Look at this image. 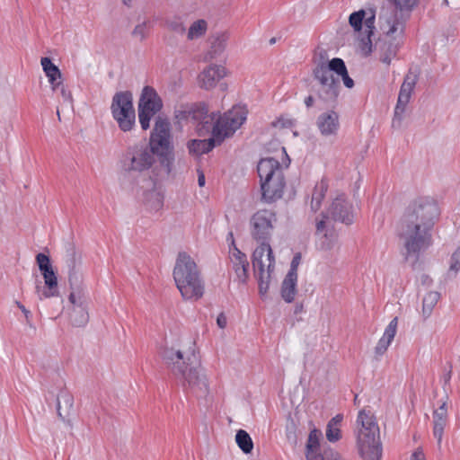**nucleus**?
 Here are the masks:
<instances>
[{
    "label": "nucleus",
    "instance_id": "1",
    "mask_svg": "<svg viewBox=\"0 0 460 460\" xmlns=\"http://www.w3.org/2000/svg\"><path fill=\"white\" fill-rule=\"evenodd\" d=\"M439 216L438 202L430 197H419L406 208L399 235L403 240L404 260H411L413 268L420 253L432 245V231Z\"/></svg>",
    "mask_w": 460,
    "mask_h": 460
},
{
    "label": "nucleus",
    "instance_id": "2",
    "mask_svg": "<svg viewBox=\"0 0 460 460\" xmlns=\"http://www.w3.org/2000/svg\"><path fill=\"white\" fill-rule=\"evenodd\" d=\"M157 155L160 164L170 174L175 160L174 146L171 142V124L168 119L157 116L150 135L149 147L134 146L127 150L124 160L126 171L148 170Z\"/></svg>",
    "mask_w": 460,
    "mask_h": 460
},
{
    "label": "nucleus",
    "instance_id": "3",
    "mask_svg": "<svg viewBox=\"0 0 460 460\" xmlns=\"http://www.w3.org/2000/svg\"><path fill=\"white\" fill-rule=\"evenodd\" d=\"M163 358L171 365L172 373L183 379V389L186 393L192 394L198 399L207 398L209 387L207 376L202 373L200 362L193 351L190 357L185 358L181 350L165 349Z\"/></svg>",
    "mask_w": 460,
    "mask_h": 460
},
{
    "label": "nucleus",
    "instance_id": "4",
    "mask_svg": "<svg viewBox=\"0 0 460 460\" xmlns=\"http://www.w3.org/2000/svg\"><path fill=\"white\" fill-rule=\"evenodd\" d=\"M357 448L363 460H379L382 456L380 431L376 417L370 411H359L357 420Z\"/></svg>",
    "mask_w": 460,
    "mask_h": 460
},
{
    "label": "nucleus",
    "instance_id": "5",
    "mask_svg": "<svg viewBox=\"0 0 460 460\" xmlns=\"http://www.w3.org/2000/svg\"><path fill=\"white\" fill-rule=\"evenodd\" d=\"M172 276L184 299L198 300L204 294V284L194 260L185 252L178 253Z\"/></svg>",
    "mask_w": 460,
    "mask_h": 460
},
{
    "label": "nucleus",
    "instance_id": "6",
    "mask_svg": "<svg viewBox=\"0 0 460 460\" xmlns=\"http://www.w3.org/2000/svg\"><path fill=\"white\" fill-rule=\"evenodd\" d=\"M261 181V199L272 203L280 199L286 186V179L279 160L273 157L262 158L257 165Z\"/></svg>",
    "mask_w": 460,
    "mask_h": 460
},
{
    "label": "nucleus",
    "instance_id": "7",
    "mask_svg": "<svg viewBox=\"0 0 460 460\" xmlns=\"http://www.w3.org/2000/svg\"><path fill=\"white\" fill-rule=\"evenodd\" d=\"M111 112L121 131L132 130L136 126V111L132 92H117L112 97Z\"/></svg>",
    "mask_w": 460,
    "mask_h": 460
},
{
    "label": "nucleus",
    "instance_id": "8",
    "mask_svg": "<svg viewBox=\"0 0 460 460\" xmlns=\"http://www.w3.org/2000/svg\"><path fill=\"white\" fill-rule=\"evenodd\" d=\"M163 100L156 90L150 85L144 86L137 102L138 121L144 131L150 128L151 119L163 110Z\"/></svg>",
    "mask_w": 460,
    "mask_h": 460
},
{
    "label": "nucleus",
    "instance_id": "9",
    "mask_svg": "<svg viewBox=\"0 0 460 460\" xmlns=\"http://www.w3.org/2000/svg\"><path fill=\"white\" fill-rule=\"evenodd\" d=\"M394 7L390 15L380 13L379 21L386 23L387 34H394L401 27V32L404 31L406 22L410 19L411 13L420 4V0H387Z\"/></svg>",
    "mask_w": 460,
    "mask_h": 460
},
{
    "label": "nucleus",
    "instance_id": "10",
    "mask_svg": "<svg viewBox=\"0 0 460 460\" xmlns=\"http://www.w3.org/2000/svg\"><path fill=\"white\" fill-rule=\"evenodd\" d=\"M35 259L39 270L44 279L46 288L45 290L39 294V298L41 300L43 298L58 296V275L53 268L50 256L43 252H39ZM36 288L37 292L40 293V287L38 285Z\"/></svg>",
    "mask_w": 460,
    "mask_h": 460
},
{
    "label": "nucleus",
    "instance_id": "11",
    "mask_svg": "<svg viewBox=\"0 0 460 460\" xmlns=\"http://www.w3.org/2000/svg\"><path fill=\"white\" fill-rule=\"evenodd\" d=\"M277 221L276 213L269 209H260L251 217V235L256 242L270 243Z\"/></svg>",
    "mask_w": 460,
    "mask_h": 460
},
{
    "label": "nucleus",
    "instance_id": "12",
    "mask_svg": "<svg viewBox=\"0 0 460 460\" xmlns=\"http://www.w3.org/2000/svg\"><path fill=\"white\" fill-rule=\"evenodd\" d=\"M66 267L67 268L68 283L71 290L80 292L82 289V257L74 243H67L66 244L65 255Z\"/></svg>",
    "mask_w": 460,
    "mask_h": 460
},
{
    "label": "nucleus",
    "instance_id": "13",
    "mask_svg": "<svg viewBox=\"0 0 460 460\" xmlns=\"http://www.w3.org/2000/svg\"><path fill=\"white\" fill-rule=\"evenodd\" d=\"M327 213L334 221L347 226L354 222L353 205L344 194L338 195L332 200Z\"/></svg>",
    "mask_w": 460,
    "mask_h": 460
},
{
    "label": "nucleus",
    "instance_id": "14",
    "mask_svg": "<svg viewBox=\"0 0 460 460\" xmlns=\"http://www.w3.org/2000/svg\"><path fill=\"white\" fill-rule=\"evenodd\" d=\"M208 111V108L205 102H194L181 104L174 113L178 121L197 123L199 119L206 118L205 115Z\"/></svg>",
    "mask_w": 460,
    "mask_h": 460
},
{
    "label": "nucleus",
    "instance_id": "15",
    "mask_svg": "<svg viewBox=\"0 0 460 460\" xmlns=\"http://www.w3.org/2000/svg\"><path fill=\"white\" fill-rule=\"evenodd\" d=\"M228 125V122L222 115L217 117L213 124L212 136H210L209 141L207 143L208 148L221 146L226 138L231 137L235 133L234 128Z\"/></svg>",
    "mask_w": 460,
    "mask_h": 460
},
{
    "label": "nucleus",
    "instance_id": "16",
    "mask_svg": "<svg viewBox=\"0 0 460 460\" xmlns=\"http://www.w3.org/2000/svg\"><path fill=\"white\" fill-rule=\"evenodd\" d=\"M323 433L319 429L314 427L308 435L305 444V458L306 460H326L330 456V449L324 450V453L320 452V441Z\"/></svg>",
    "mask_w": 460,
    "mask_h": 460
},
{
    "label": "nucleus",
    "instance_id": "17",
    "mask_svg": "<svg viewBox=\"0 0 460 460\" xmlns=\"http://www.w3.org/2000/svg\"><path fill=\"white\" fill-rule=\"evenodd\" d=\"M393 34H387L385 32V38H379L376 42V49L380 51V61L389 66L392 58L397 55L399 50L400 43L395 38H392Z\"/></svg>",
    "mask_w": 460,
    "mask_h": 460
},
{
    "label": "nucleus",
    "instance_id": "18",
    "mask_svg": "<svg viewBox=\"0 0 460 460\" xmlns=\"http://www.w3.org/2000/svg\"><path fill=\"white\" fill-rule=\"evenodd\" d=\"M316 126L323 137L336 135L340 128L339 114L333 110L321 113L317 117Z\"/></svg>",
    "mask_w": 460,
    "mask_h": 460
},
{
    "label": "nucleus",
    "instance_id": "19",
    "mask_svg": "<svg viewBox=\"0 0 460 460\" xmlns=\"http://www.w3.org/2000/svg\"><path fill=\"white\" fill-rule=\"evenodd\" d=\"M75 293L79 292L72 290L68 296L69 302L73 305L69 320L74 327H84L89 321V314L83 302L76 304Z\"/></svg>",
    "mask_w": 460,
    "mask_h": 460
},
{
    "label": "nucleus",
    "instance_id": "20",
    "mask_svg": "<svg viewBox=\"0 0 460 460\" xmlns=\"http://www.w3.org/2000/svg\"><path fill=\"white\" fill-rule=\"evenodd\" d=\"M226 75V68L218 65H210L199 75L200 87L206 90L216 86L217 83Z\"/></svg>",
    "mask_w": 460,
    "mask_h": 460
},
{
    "label": "nucleus",
    "instance_id": "21",
    "mask_svg": "<svg viewBox=\"0 0 460 460\" xmlns=\"http://www.w3.org/2000/svg\"><path fill=\"white\" fill-rule=\"evenodd\" d=\"M370 15L366 17L363 21V23L366 26V31L364 35H362L359 39L360 40V49L364 52L365 56H368L372 53L373 44L371 37L374 35L375 31V22H376V10L369 9Z\"/></svg>",
    "mask_w": 460,
    "mask_h": 460
},
{
    "label": "nucleus",
    "instance_id": "22",
    "mask_svg": "<svg viewBox=\"0 0 460 460\" xmlns=\"http://www.w3.org/2000/svg\"><path fill=\"white\" fill-rule=\"evenodd\" d=\"M340 80H332L330 84L320 86L316 90L317 97L328 106L334 107L340 93Z\"/></svg>",
    "mask_w": 460,
    "mask_h": 460
},
{
    "label": "nucleus",
    "instance_id": "23",
    "mask_svg": "<svg viewBox=\"0 0 460 460\" xmlns=\"http://www.w3.org/2000/svg\"><path fill=\"white\" fill-rule=\"evenodd\" d=\"M248 111L245 106L234 105L222 116L228 122V126L234 128V132L246 121Z\"/></svg>",
    "mask_w": 460,
    "mask_h": 460
},
{
    "label": "nucleus",
    "instance_id": "24",
    "mask_svg": "<svg viewBox=\"0 0 460 460\" xmlns=\"http://www.w3.org/2000/svg\"><path fill=\"white\" fill-rule=\"evenodd\" d=\"M397 323L398 318L394 317L386 326L383 337L378 341L375 348V353L376 356H382L387 350L389 345L395 336Z\"/></svg>",
    "mask_w": 460,
    "mask_h": 460
},
{
    "label": "nucleus",
    "instance_id": "25",
    "mask_svg": "<svg viewBox=\"0 0 460 460\" xmlns=\"http://www.w3.org/2000/svg\"><path fill=\"white\" fill-rule=\"evenodd\" d=\"M40 64L42 66V69L49 79V84L52 86L53 90L58 88L61 83V71L58 66H56L52 59L49 57L41 58Z\"/></svg>",
    "mask_w": 460,
    "mask_h": 460
},
{
    "label": "nucleus",
    "instance_id": "26",
    "mask_svg": "<svg viewBox=\"0 0 460 460\" xmlns=\"http://www.w3.org/2000/svg\"><path fill=\"white\" fill-rule=\"evenodd\" d=\"M73 406L74 396L66 389H61L57 395L58 415L64 420L70 414Z\"/></svg>",
    "mask_w": 460,
    "mask_h": 460
},
{
    "label": "nucleus",
    "instance_id": "27",
    "mask_svg": "<svg viewBox=\"0 0 460 460\" xmlns=\"http://www.w3.org/2000/svg\"><path fill=\"white\" fill-rule=\"evenodd\" d=\"M296 286L297 276L287 274L282 281L280 288L281 297L286 303L289 304L294 301L297 292Z\"/></svg>",
    "mask_w": 460,
    "mask_h": 460
},
{
    "label": "nucleus",
    "instance_id": "28",
    "mask_svg": "<svg viewBox=\"0 0 460 460\" xmlns=\"http://www.w3.org/2000/svg\"><path fill=\"white\" fill-rule=\"evenodd\" d=\"M343 420V414L338 413L332 417L326 425V439L331 443H335L341 438V425Z\"/></svg>",
    "mask_w": 460,
    "mask_h": 460
},
{
    "label": "nucleus",
    "instance_id": "29",
    "mask_svg": "<svg viewBox=\"0 0 460 460\" xmlns=\"http://www.w3.org/2000/svg\"><path fill=\"white\" fill-rule=\"evenodd\" d=\"M328 190V182L324 180H322L318 182L314 188L312 193V200H311V209L316 212L322 204V200L325 197V193Z\"/></svg>",
    "mask_w": 460,
    "mask_h": 460
},
{
    "label": "nucleus",
    "instance_id": "30",
    "mask_svg": "<svg viewBox=\"0 0 460 460\" xmlns=\"http://www.w3.org/2000/svg\"><path fill=\"white\" fill-rule=\"evenodd\" d=\"M216 112L206 113L204 119H199L196 124V131L199 137H206L210 133L212 136L213 124L217 118Z\"/></svg>",
    "mask_w": 460,
    "mask_h": 460
},
{
    "label": "nucleus",
    "instance_id": "31",
    "mask_svg": "<svg viewBox=\"0 0 460 460\" xmlns=\"http://www.w3.org/2000/svg\"><path fill=\"white\" fill-rule=\"evenodd\" d=\"M152 182L153 188L144 193L145 200L150 202V208L153 210H159L164 206V196L155 190V182L149 178Z\"/></svg>",
    "mask_w": 460,
    "mask_h": 460
},
{
    "label": "nucleus",
    "instance_id": "32",
    "mask_svg": "<svg viewBox=\"0 0 460 460\" xmlns=\"http://www.w3.org/2000/svg\"><path fill=\"white\" fill-rule=\"evenodd\" d=\"M209 138L207 139H190L187 142V148L189 154L191 155L200 156L205 154H208L214 148H208L207 143Z\"/></svg>",
    "mask_w": 460,
    "mask_h": 460
},
{
    "label": "nucleus",
    "instance_id": "33",
    "mask_svg": "<svg viewBox=\"0 0 460 460\" xmlns=\"http://www.w3.org/2000/svg\"><path fill=\"white\" fill-rule=\"evenodd\" d=\"M314 79L318 81L320 86L330 84L332 80H340L339 77H335L333 74H330L325 70L323 63H317L313 70Z\"/></svg>",
    "mask_w": 460,
    "mask_h": 460
},
{
    "label": "nucleus",
    "instance_id": "34",
    "mask_svg": "<svg viewBox=\"0 0 460 460\" xmlns=\"http://www.w3.org/2000/svg\"><path fill=\"white\" fill-rule=\"evenodd\" d=\"M235 442L244 454L252 453L253 442L250 434L244 429H238L235 434Z\"/></svg>",
    "mask_w": 460,
    "mask_h": 460
},
{
    "label": "nucleus",
    "instance_id": "35",
    "mask_svg": "<svg viewBox=\"0 0 460 460\" xmlns=\"http://www.w3.org/2000/svg\"><path fill=\"white\" fill-rule=\"evenodd\" d=\"M440 299V293L438 291L429 292L422 300V314L424 318L430 316L435 305Z\"/></svg>",
    "mask_w": 460,
    "mask_h": 460
},
{
    "label": "nucleus",
    "instance_id": "36",
    "mask_svg": "<svg viewBox=\"0 0 460 460\" xmlns=\"http://www.w3.org/2000/svg\"><path fill=\"white\" fill-rule=\"evenodd\" d=\"M447 423V417L439 414H433V436L440 447L445 427Z\"/></svg>",
    "mask_w": 460,
    "mask_h": 460
},
{
    "label": "nucleus",
    "instance_id": "37",
    "mask_svg": "<svg viewBox=\"0 0 460 460\" xmlns=\"http://www.w3.org/2000/svg\"><path fill=\"white\" fill-rule=\"evenodd\" d=\"M323 63V66H325V70L330 74H336V77H339L348 70L344 60L341 58H333L332 59Z\"/></svg>",
    "mask_w": 460,
    "mask_h": 460
},
{
    "label": "nucleus",
    "instance_id": "38",
    "mask_svg": "<svg viewBox=\"0 0 460 460\" xmlns=\"http://www.w3.org/2000/svg\"><path fill=\"white\" fill-rule=\"evenodd\" d=\"M260 245L254 250L252 256V261L254 268V270H259L261 273L264 270V263L262 261V257L264 256V253L267 250V243L265 242H259Z\"/></svg>",
    "mask_w": 460,
    "mask_h": 460
},
{
    "label": "nucleus",
    "instance_id": "39",
    "mask_svg": "<svg viewBox=\"0 0 460 460\" xmlns=\"http://www.w3.org/2000/svg\"><path fill=\"white\" fill-rule=\"evenodd\" d=\"M367 12L364 9H360L358 11H355L350 13L349 17V23L353 28L356 32H358L360 36H362V28H363V21L365 19V15Z\"/></svg>",
    "mask_w": 460,
    "mask_h": 460
},
{
    "label": "nucleus",
    "instance_id": "40",
    "mask_svg": "<svg viewBox=\"0 0 460 460\" xmlns=\"http://www.w3.org/2000/svg\"><path fill=\"white\" fill-rule=\"evenodd\" d=\"M206 31L207 22L203 19L198 20L190 25L188 31V39L193 40L199 38L206 33Z\"/></svg>",
    "mask_w": 460,
    "mask_h": 460
},
{
    "label": "nucleus",
    "instance_id": "41",
    "mask_svg": "<svg viewBox=\"0 0 460 460\" xmlns=\"http://www.w3.org/2000/svg\"><path fill=\"white\" fill-rule=\"evenodd\" d=\"M254 275L258 280L259 294L263 296L267 294L270 288V273L268 272L265 277V270L261 274V271L254 270Z\"/></svg>",
    "mask_w": 460,
    "mask_h": 460
},
{
    "label": "nucleus",
    "instance_id": "42",
    "mask_svg": "<svg viewBox=\"0 0 460 460\" xmlns=\"http://www.w3.org/2000/svg\"><path fill=\"white\" fill-rule=\"evenodd\" d=\"M460 270V247H458L451 255L450 266L447 271V278L454 279Z\"/></svg>",
    "mask_w": 460,
    "mask_h": 460
},
{
    "label": "nucleus",
    "instance_id": "43",
    "mask_svg": "<svg viewBox=\"0 0 460 460\" xmlns=\"http://www.w3.org/2000/svg\"><path fill=\"white\" fill-rule=\"evenodd\" d=\"M407 104H408V102H403V101L400 103L399 100H397V103L394 108V118L392 120V127L394 128H401L402 118H403V113L405 112Z\"/></svg>",
    "mask_w": 460,
    "mask_h": 460
},
{
    "label": "nucleus",
    "instance_id": "44",
    "mask_svg": "<svg viewBox=\"0 0 460 460\" xmlns=\"http://www.w3.org/2000/svg\"><path fill=\"white\" fill-rule=\"evenodd\" d=\"M286 437L288 441L294 447L298 444L297 426L293 419H289L286 425Z\"/></svg>",
    "mask_w": 460,
    "mask_h": 460
},
{
    "label": "nucleus",
    "instance_id": "45",
    "mask_svg": "<svg viewBox=\"0 0 460 460\" xmlns=\"http://www.w3.org/2000/svg\"><path fill=\"white\" fill-rule=\"evenodd\" d=\"M234 269L240 282L246 283L248 279L249 262L247 260L234 262Z\"/></svg>",
    "mask_w": 460,
    "mask_h": 460
},
{
    "label": "nucleus",
    "instance_id": "46",
    "mask_svg": "<svg viewBox=\"0 0 460 460\" xmlns=\"http://www.w3.org/2000/svg\"><path fill=\"white\" fill-rule=\"evenodd\" d=\"M420 71L418 69H410L409 72L404 76V80L402 84V85L409 86L412 89H414L416 83L419 79Z\"/></svg>",
    "mask_w": 460,
    "mask_h": 460
},
{
    "label": "nucleus",
    "instance_id": "47",
    "mask_svg": "<svg viewBox=\"0 0 460 460\" xmlns=\"http://www.w3.org/2000/svg\"><path fill=\"white\" fill-rule=\"evenodd\" d=\"M148 24H149V22H147V21H144L143 22L137 24L132 31V35L136 36V37H139L140 40H145L147 35V25Z\"/></svg>",
    "mask_w": 460,
    "mask_h": 460
},
{
    "label": "nucleus",
    "instance_id": "48",
    "mask_svg": "<svg viewBox=\"0 0 460 460\" xmlns=\"http://www.w3.org/2000/svg\"><path fill=\"white\" fill-rule=\"evenodd\" d=\"M226 40L227 36L226 34H221L220 36L217 37L211 46L215 53L222 52L225 49Z\"/></svg>",
    "mask_w": 460,
    "mask_h": 460
},
{
    "label": "nucleus",
    "instance_id": "49",
    "mask_svg": "<svg viewBox=\"0 0 460 460\" xmlns=\"http://www.w3.org/2000/svg\"><path fill=\"white\" fill-rule=\"evenodd\" d=\"M319 247L323 251L331 250L333 247L332 235H329L328 233H324L320 239Z\"/></svg>",
    "mask_w": 460,
    "mask_h": 460
},
{
    "label": "nucleus",
    "instance_id": "50",
    "mask_svg": "<svg viewBox=\"0 0 460 460\" xmlns=\"http://www.w3.org/2000/svg\"><path fill=\"white\" fill-rule=\"evenodd\" d=\"M413 92V89L409 86L401 85L399 94H398V100L400 103L403 101L406 102H409L411 93Z\"/></svg>",
    "mask_w": 460,
    "mask_h": 460
},
{
    "label": "nucleus",
    "instance_id": "51",
    "mask_svg": "<svg viewBox=\"0 0 460 460\" xmlns=\"http://www.w3.org/2000/svg\"><path fill=\"white\" fill-rule=\"evenodd\" d=\"M300 261H301V253L297 252L292 258V261L290 263V268H289L288 274L297 276V267L300 263Z\"/></svg>",
    "mask_w": 460,
    "mask_h": 460
},
{
    "label": "nucleus",
    "instance_id": "52",
    "mask_svg": "<svg viewBox=\"0 0 460 460\" xmlns=\"http://www.w3.org/2000/svg\"><path fill=\"white\" fill-rule=\"evenodd\" d=\"M167 26L170 30H172V31L179 33V34H183L186 30L183 23L180 21L168 22Z\"/></svg>",
    "mask_w": 460,
    "mask_h": 460
},
{
    "label": "nucleus",
    "instance_id": "53",
    "mask_svg": "<svg viewBox=\"0 0 460 460\" xmlns=\"http://www.w3.org/2000/svg\"><path fill=\"white\" fill-rule=\"evenodd\" d=\"M266 252H267V257H268V261H269L267 271H269V273H271V271H273V270L275 268V257H274V253H273V251H272V248H271L270 243H267Z\"/></svg>",
    "mask_w": 460,
    "mask_h": 460
},
{
    "label": "nucleus",
    "instance_id": "54",
    "mask_svg": "<svg viewBox=\"0 0 460 460\" xmlns=\"http://www.w3.org/2000/svg\"><path fill=\"white\" fill-rule=\"evenodd\" d=\"M233 257L234 259V262H240V261L247 260L246 254L241 252L236 245L233 246Z\"/></svg>",
    "mask_w": 460,
    "mask_h": 460
},
{
    "label": "nucleus",
    "instance_id": "55",
    "mask_svg": "<svg viewBox=\"0 0 460 460\" xmlns=\"http://www.w3.org/2000/svg\"><path fill=\"white\" fill-rule=\"evenodd\" d=\"M15 304L17 305V307L22 312V314H24L25 318H26V322L28 324L31 325V319L32 317V314L31 313L30 310L26 309V307L19 301H15Z\"/></svg>",
    "mask_w": 460,
    "mask_h": 460
},
{
    "label": "nucleus",
    "instance_id": "56",
    "mask_svg": "<svg viewBox=\"0 0 460 460\" xmlns=\"http://www.w3.org/2000/svg\"><path fill=\"white\" fill-rule=\"evenodd\" d=\"M339 77H341L344 85L347 88H352L354 86V80L349 76L348 70Z\"/></svg>",
    "mask_w": 460,
    "mask_h": 460
},
{
    "label": "nucleus",
    "instance_id": "57",
    "mask_svg": "<svg viewBox=\"0 0 460 460\" xmlns=\"http://www.w3.org/2000/svg\"><path fill=\"white\" fill-rule=\"evenodd\" d=\"M226 317L224 313H220L217 318V324L220 329H224L226 326Z\"/></svg>",
    "mask_w": 460,
    "mask_h": 460
},
{
    "label": "nucleus",
    "instance_id": "58",
    "mask_svg": "<svg viewBox=\"0 0 460 460\" xmlns=\"http://www.w3.org/2000/svg\"><path fill=\"white\" fill-rule=\"evenodd\" d=\"M433 414H439L447 417V402H444L438 409L433 411Z\"/></svg>",
    "mask_w": 460,
    "mask_h": 460
},
{
    "label": "nucleus",
    "instance_id": "59",
    "mask_svg": "<svg viewBox=\"0 0 460 460\" xmlns=\"http://www.w3.org/2000/svg\"><path fill=\"white\" fill-rule=\"evenodd\" d=\"M61 95H62L64 101H67V102H73L71 92L69 90L66 89L63 85H62V88H61Z\"/></svg>",
    "mask_w": 460,
    "mask_h": 460
},
{
    "label": "nucleus",
    "instance_id": "60",
    "mask_svg": "<svg viewBox=\"0 0 460 460\" xmlns=\"http://www.w3.org/2000/svg\"><path fill=\"white\" fill-rule=\"evenodd\" d=\"M198 184L199 187H204L206 183V177L202 170L198 169Z\"/></svg>",
    "mask_w": 460,
    "mask_h": 460
},
{
    "label": "nucleus",
    "instance_id": "61",
    "mask_svg": "<svg viewBox=\"0 0 460 460\" xmlns=\"http://www.w3.org/2000/svg\"><path fill=\"white\" fill-rule=\"evenodd\" d=\"M315 56L318 57L319 62H327V51L325 49H320L319 51L315 52Z\"/></svg>",
    "mask_w": 460,
    "mask_h": 460
},
{
    "label": "nucleus",
    "instance_id": "62",
    "mask_svg": "<svg viewBox=\"0 0 460 460\" xmlns=\"http://www.w3.org/2000/svg\"><path fill=\"white\" fill-rule=\"evenodd\" d=\"M411 460H425L424 454L421 450H416L412 455Z\"/></svg>",
    "mask_w": 460,
    "mask_h": 460
},
{
    "label": "nucleus",
    "instance_id": "63",
    "mask_svg": "<svg viewBox=\"0 0 460 460\" xmlns=\"http://www.w3.org/2000/svg\"><path fill=\"white\" fill-rule=\"evenodd\" d=\"M305 105L306 106L307 109H310L314 106V96L312 95H308L307 97L305 98Z\"/></svg>",
    "mask_w": 460,
    "mask_h": 460
},
{
    "label": "nucleus",
    "instance_id": "64",
    "mask_svg": "<svg viewBox=\"0 0 460 460\" xmlns=\"http://www.w3.org/2000/svg\"><path fill=\"white\" fill-rule=\"evenodd\" d=\"M326 227L324 219H322L316 223V234L322 233Z\"/></svg>",
    "mask_w": 460,
    "mask_h": 460
}]
</instances>
